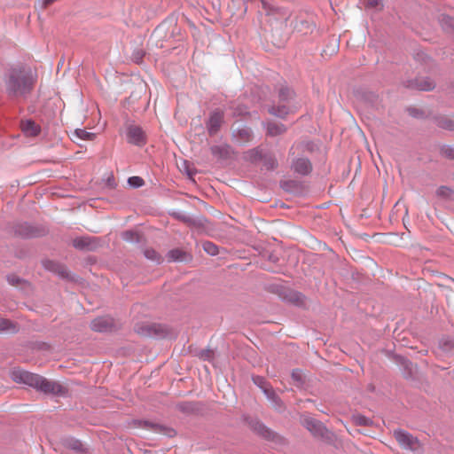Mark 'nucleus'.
Wrapping results in <instances>:
<instances>
[{"mask_svg":"<svg viewBox=\"0 0 454 454\" xmlns=\"http://www.w3.org/2000/svg\"><path fill=\"white\" fill-rule=\"evenodd\" d=\"M37 75L31 67L25 65L10 67L4 75V90L10 100H26L33 92Z\"/></svg>","mask_w":454,"mask_h":454,"instance_id":"1","label":"nucleus"},{"mask_svg":"<svg viewBox=\"0 0 454 454\" xmlns=\"http://www.w3.org/2000/svg\"><path fill=\"white\" fill-rule=\"evenodd\" d=\"M11 379L16 383L27 385L45 395L65 396L68 392L67 388L59 382L20 369H13L11 372Z\"/></svg>","mask_w":454,"mask_h":454,"instance_id":"2","label":"nucleus"},{"mask_svg":"<svg viewBox=\"0 0 454 454\" xmlns=\"http://www.w3.org/2000/svg\"><path fill=\"white\" fill-rule=\"evenodd\" d=\"M244 422L249 427L251 431L265 441L272 442L277 444H284L285 438L277 432L271 430L257 418L248 415L243 416Z\"/></svg>","mask_w":454,"mask_h":454,"instance_id":"3","label":"nucleus"},{"mask_svg":"<svg viewBox=\"0 0 454 454\" xmlns=\"http://www.w3.org/2000/svg\"><path fill=\"white\" fill-rule=\"evenodd\" d=\"M267 290L277 294L282 301L299 308L306 307L307 297L301 292L280 284H271Z\"/></svg>","mask_w":454,"mask_h":454,"instance_id":"4","label":"nucleus"},{"mask_svg":"<svg viewBox=\"0 0 454 454\" xmlns=\"http://www.w3.org/2000/svg\"><path fill=\"white\" fill-rule=\"evenodd\" d=\"M11 232L15 237L21 239H35L46 236L49 231L43 225L22 222L13 223L11 227Z\"/></svg>","mask_w":454,"mask_h":454,"instance_id":"5","label":"nucleus"},{"mask_svg":"<svg viewBox=\"0 0 454 454\" xmlns=\"http://www.w3.org/2000/svg\"><path fill=\"white\" fill-rule=\"evenodd\" d=\"M301 424L314 437L327 443H333L334 442L335 434L320 420L312 417H306L302 419Z\"/></svg>","mask_w":454,"mask_h":454,"instance_id":"6","label":"nucleus"},{"mask_svg":"<svg viewBox=\"0 0 454 454\" xmlns=\"http://www.w3.org/2000/svg\"><path fill=\"white\" fill-rule=\"evenodd\" d=\"M252 380L254 385L262 390L263 394L266 395L277 411L282 412L286 410L284 402L264 377L259 375L253 376Z\"/></svg>","mask_w":454,"mask_h":454,"instance_id":"7","label":"nucleus"},{"mask_svg":"<svg viewBox=\"0 0 454 454\" xmlns=\"http://www.w3.org/2000/svg\"><path fill=\"white\" fill-rule=\"evenodd\" d=\"M90 327L93 332L112 333L121 329V324L109 315L97 317L91 320Z\"/></svg>","mask_w":454,"mask_h":454,"instance_id":"8","label":"nucleus"},{"mask_svg":"<svg viewBox=\"0 0 454 454\" xmlns=\"http://www.w3.org/2000/svg\"><path fill=\"white\" fill-rule=\"evenodd\" d=\"M135 331L145 337L166 338L170 334V329L167 325L155 323L137 325Z\"/></svg>","mask_w":454,"mask_h":454,"instance_id":"9","label":"nucleus"},{"mask_svg":"<svg viewBox=\"0 0 454 454\" xmlns=\"http://www.w3.org/2000/svg\"><path fill=\"white\" fill-rule=\"evenodd\" d=\"M394 437L399 445L405 450L412 452H418L421 449V444L419 439L404 430H395Z\"/></svg>","mask_w":454,"mask_h":454,"instance_id":"10","label":"nucleus"},{"mask_svg":"<svg viewBox=\"0 0 454 454\" xmlns=\"http://www.w3.org/2000/svg\"><path fill=\"white\" fill-rule=\"evenodd\" d=\"M176 409L187 416H203L207 411V404L201 401H182L176 404Z\"/></svg>","mask_w":454,"mask_h":454,"instance_id":"11","label":"nucleus"},{"mask_svg":"<svg viewBox=\"0 0 454 454\" xmlns=\"http://www.w3.org/2000/svg\"><path fill=\"white\" fill-rule=\"evenodd\" d=\"M72 245L80 251L94 252L101 247V239L92 236H81L74 239Z\"/></svg>","mask_w":454,"mask_h":454,"instance_id":"12","label":"nucleus"},{"mask_svg":"<svg viewBox=\"0 0 454 454\" xmlns=\"http://www.w3.org/2000/svg\"><path fill=\"white\" fill-rule=\"evenodd\" d=\"M134 425L139 427L153 430V432L164 434L168 438H173L176 435V431L174 428L150 420L137 419L134 420Z\"/></svg>","mask_w":454,"mask_h":454,"instance_id":"13","label":"nucleus"},{"mask_svg":"<svg viewBox=\"0 0 454 454\" xmlns=\"http://www.w3.org/2000/svg\"><path fill=\"white\" fill-rule=\"evenodd\" d=\"M403 87L409 90H417L420 91H432L436 84L429 77H415L403 82Z\"/></svg>","mask_w":454,"mask_h":454,"instance_id":"14","label":"nucleus"},{"mask_svg":"<svg viewBox=\"0 0 454 454\" xmlns=\"http://www.w3.org/2000/svg\"><path fill=\"white\" fill-rule=\"evenodd\" d=\"M392 359L401 367L402 374L405 380L415 379L417 364H414L410 359L399 354H394Z\"/></svg>","mask_w":454,"mask_h":454,"instance_id":"15","label":"nucleus"},{"mask_svg":"<svg viewBox=\"0 0 454 454\" xmlns=\"http://www.w3.org/2000/svg\"><path fill=\"white\" fill-rule=\"evenodd\" d=\"M224 122V113L223 110L216 108L209 114L208 120L206 121V127L210 137L215 136L221 129Z\"/></svg>","mask_w":454,"mask_h":454,"instance_id":"16","label":"nucleus"},{"mask_svg":"<svg viewBox=\"0 0 454 454\" xmlns=\"http://www.w3.org/2000/svg\"><path fill=\"white\" fill-rule=\"evenodd\" d=\"M127 140L129 144L142 147L147 143V137L140 126L127 124Z\"/></svg>","mask_w":454,"mask_h":454,"instance_id":"17","label":"nucleus"},{"mask_svg":"<svg viewBox=\"0 0 454 454\" xmlns=\"http://www.w3.org/2000/svg\"><path fill=\"white\" fill-rule=\"evenodd\" d=\"M20 127L23 134L28 137H38L42 131L41 126L32 119L21 120Z\"/></svg>","mask_w":454,"mask_h":454,"instance_id":"18","label":"nucleus"},{"mask_svg":"<svg viewBox=\"0 0 454 454\" xmlns=\"http://www.w3.org/2000/svg\"><path fill=\"white\" fill-rule=\"evenodd\" d=\"M293 170L301 176H308L312 172L313 166L308 158H297L292 162Z\"/></svg>","mask_w":454,"mask_h":454,"instance_id":"19","label":"nucleus"},{"mask_svg":"<svg viewBox=\"0 0 454 454\" xmlns=\"http://www.w3.org/2000/svg\"><path fill=\"white\" fill-rule=\"evenodd\" d=\"M231 137H232V139L236 143H238L239 145H244V144L249 143L253 140L254 133L250 128L244 127L242 129L234 130L232 132Z\"/></svg>","mask_w":454,"mask_h":454,"instance_id":"20","label":"nucleus"},{"mask_svg":"<svg viewBox=\"0 0 454 454\" xmlns=\"http://www.w3.org/2000/svg\"><path fill=\"white\" fill-rule=\"evenodd\" d=\"M43 265L47 270L58 274L62 278H68L67 267L58 262L52 260H44L43 261Z\"/></svg>","mask_w":454,"mask_h":454,"instance_id":"21","label":"nucleus"},{"mask_svg":"<svg viewBox=\"0 0 454 454\" xmlns=\"http://www.w3.org/2000/svg\"><path fill=\"white\" fill-rule=\"evenodd\" d=\"M168 262H189L192 256L188 252L181 248H174L168 252L167 255Z\"/></svg>","mask_w":454,"mask_h":454,"instance_id":"22","label":"nucleus"},{"mask_svg":"<svg viewBox=\"0 0 454 454\" xmlns=\"http://www.w3.org/2000/svg\"><path fill=\"white\" fill-rule=\"evenodd\" d=\"M210 152L218 160H226L231 158V146L229 145H213Z\"/></svg>","mask_w":454,"mask_h":454,"instance_id":"23","label":"nucleus"},{"mask_svg":"<svg viewBox=\"0 0 454 454\" xmlns=\"http://www.w3.org/2000/svg\"><path fill=\"white\" fill-rule=\"evenodd\" d=\"M438 20L442 28L446 33L454 34V17L447 14H441Z\"/></svg>","mask_w":454,"mask_h":454,"instance_id":"24","label":"nucleus"},{"mask_svg":"<svg viewBox=\"0 0 454 454\" xmlns=\"http://www.w3.org/2000/svg\"><path fill=\"white\" fill-rule=\"evenodd\" d=\"M64 445L66 448L74 450L79 453H86L87 450L83 447L82 442L74 437L65 439Z\"/></svg>","mask_w":454,"mask_h":454,"instance_id":"25","label":"nucleus"},{"mask_svg":"<svg viewBox=\"0 0 454 454\" xmlns=\"http://www.w3.org/2000/svg\"><path fill=\"white\" fill-rule=\"evenodd\" d=\"M435 124L443 129L454 131V120L446 115H438L434 118Z\"/></svg>","mask_w":454,"mask_h":454,"instance_id":"26","label":"nucleus"},{"mask_svg":"<svg viewBox=\"0 0 454 454\" xmlns=\"http://www.w3.org/2000/svg\"><path fill=\"white\" fill-rule=\"evenodd\" d=\"M286 131V127L282 123L269 122L267 124V135L276 137L284 134Z\"/></svg>","mask_w":454,"mask_h":454,"instance_id":"27","label":"nucleus"},{"mask_svg":"<svg viewBox=\"0 0 454 454\" xmlns=\"http://www.w3.org/2000/svg\"><path fill=\"white\" fill-rule=\"evenodd\" d=\"M295 27L303 34H309L314 30L316 25L312 20L301 19L296 21Z\"/></svg>","mask_w":454,"mask_h":454,"instance_id":"28","label":"nucleus"},{"mask_svg":"<svg viewBox=\"0 0 454 454\" xmlns=\"http://www.w3.org/2000/svg\"><path fill=\"white\" fill-rule=\"evenodd\" d=\"M269 114L281 119H285L289 114V108L286 105L271 106L268 109Z\"/></svg>","mask_w":454,"mask_h":454,"instance_id":"29","label":"nucleus"},{"mask_svg":"<svg viewBox=\"0 0 454 454\" xmlns=\"http://www.w3.org/2000/svg\"><path fill=\"white\" fill-rule=\"evenodd\" d=\"M19 331V325L17 323L12 322L10 319L0 318V333L10 332L15 333Z\"/></svg>","mask_w":454,"mask_h":454,"instance_id":"30","label":"nucleus"},{"mask_svg":"<svg viewBox=\"0 0 454 454\" xmlns=\"http://www.w3.org/2000/svg\"><path fill=\"white\" fill-rule=\"evenodd\" d=\"M354 425L358 427H372L373 425V421L362 414H354L351 418Z\"/></svg>","mask_w":454,"mask_h":454,"instance_id":"31","label":"nucleus"},{"mask_svg":"<svg viewBox=\"0 0 454 454\" xmlns=\"http://www.w3.org/2000/svg\"><path fill=\"white\" fill-rule=\"evenodd\" d=\"M261 161L267 170H274L278 167V160L271 154H264Z\"/></svg>","mask_w":454,"mask_h":454,"instance_id":"32","label":"nucleus"},{"mask_svg":"<svg viewBox=\"0 0 454 454\" xmlns=\"http://www.w3.org/2000/svg\"><path fill=\"white\" fill-rule=\"evenodd\" d=\"M144 255L146 259L155 262L158 264L161 263L163 261L161 255L153 248H145L144 250Z\"/></svg>","mask_w":454,"mask_h":454,"instance_id":"33","label":"nucleus"},{"mask_svg":"<svg viewBox=\"0 0 454 454\" xmlns=\"http://www.w3.org/2000/svg\"><path fill=\"white\" fill-rule=\"evenodd\" d=\"M121 236L124 240L129 242L135 241L137 243H140L142 240V236L138 232L132 230L123 231Z\"/></svg>","mask_w":454,"mask_h":454,"instance_id":"34","label":"nucleus"},{"mask_svg":"<svg viewBox=\"0 0 454 454\" xmlns=\"http://www.w3.org/2000/svg\"><path fill=\"white\" fill-rule=\"evenodd\" d=\"M206 223H207V220L205 217L192 218L189 216V219L184 220V223L189 227L204 228Z\"/></svg>","mask_w":454,"mask_h":454,"instance_id":"35","label":"nucleus"},{"mask_svg":"<svg viewBox=\"0 0 454 454\" xmlns=\"http://www.w3.org/2000/svg\"><path fill=\"white\" fill-rule=\"evenodd\" d=\"M294 92L289 87H282L278 91L279 100L282 102H288L294 98Z\"/></svg>","mask_w":454,"mask_h":454,"instance_id":"36","label":"nucleus"},{"mask_svg":"<svg viewBox=\"0 0 454 454\" xmlns=\"http://www.w3.org/2000/svg\"><path fill=\"white\" fill-rule=\"evenodd\" d=\"M196 356L203 361L211 362L215 358V352L210 348L200 349L197 352Z\"/></svg>","mask_w":454,"mask_h":454,"instance_id":"37","label":"nucleus"},{"mask_svg":"<svg viewBox=\"0 0 454 454\" xmlns=\"http://www.w3.org/2000/svg\"><path fill=\"white\" fill-rule=\"evenodd\" d=\"M202 247L203 250L209 255H216L219 253L218 247L212 241H204Z\"/></svg>","mask_w":454,"mask_h":454,"instance_id":"38","label":"nucleus"},{"mask_svg":"<svg viewBox=\"0 0 454 454\" xmlns=\"http://www.w3.org/2000/svg\"><path fill=\"white\" fill-rule=\"evenodd\" d=\"M264 153H262V150L258 148L251 149L247 152V156L251 162L256 163L262 160Z\"/></svg>","mask_w":454,"mask_h":454,"instance_id":"39","label":"nucleus"},{"mask_svg":"<svg viewBox=\"0 0 454 454\" xmlns=\"http://www.w3.org/2000/svg\"><path fill=\"white\" fill-rule=\"evenodd\" d=\"M454 193V191L448 187V186H445V185H442L440 186L437 190H436V195L439 197V198H442V199H444V200H447V199H450V196Z\"/></svg>","mask_w":454,"mask_h":454,"instance_id":"40","label":"nucleus"},{"mask_svg":"<svg viewBox=\"0 0 454 454\" xmlns=\"http://www.w3.org/2000/svg\"><path fill=\"white\" fill-rule=\"evenodd\" d=\"M233 116L234 117H242V116H247L250 114L248 108L245 105H238L234 106L233 108Z\"/></svg>","mask_w":454,"mask_h":454,"instance_id":"41","label":"nucleus"},{"mask_svg":"<svg viewBox=\"0 0 454 454\" xmlns=\"http://www.w3.org/2000/svg\"><path fill=\"white\" fill-rule=\"evenodd\" d=\"M409 115H411L413 118L416 119H424L426 118V114L422 109L414 107V106H409L406 109Z\"/></svg>","mask_w":454,"mask_h":454,"instance_id":"42","label":"nucleus"},{"mask_svg":"<svg viewBox=\"0 0 454 454\" xmlns=\"http://www.w3.org/2000/svg\"><path fill=\"white\" fill-rule=\"evenodd\" d=\"M74 134L77 137L82 139V140H92L96 135L94 133H91V132H88L86 131L85 129H76L74 130Z\"/></svg>","mask_w":454,"mask_h":454,"instance_id":"43","label":"nucleus"},{"mask_svg":"<svg viewBox=\"0 0 454 454\" xmlns=\"http://www.w3.org/2000/svg\"><path fill=\"white\" fill-rule=\"evenodd\" d=\"M291 377L293 380L296 382V386L300 387L303 385L304 380L300 369H294L292 371Z\"/></svg>","mask_w":454,"mask_h":454,"instance_id":"44","label":"nucleus"},{"mask_svg":"<svg viewBox=\"0 0 454 454\" xmlns=\"http://www.w3.org/2000/svg\"><path fill=\"white\" fill-rule=\"evenodd\" d=\"M128 184L133 188H140L145 184V181L140 176H130L128 179Z\"/></svg>","mask_w":454,"mask_h":454,"instance_id":"45","label":"nucleus"},{"mask_svg":"<svg viewBox=\"0 0 454 454\" xmlns=\"http://www.w3.org/2000/svg\"><path fill=\"white\" fill-rule=\"evenodd\" d=\"M145 55V51L143 49H136L131 56L133 62L136 64H141Z\"/></svg>","mask_w":454,"mask_h":454,"instance_id":"46","label":"nucleus"},{"mask_svg":"<svg viewBox=\"0 0 454 454\" xmlns=\"http://www.w3.org/2000/svg\"><path fill=\"white\" fill-rule=\"evenodd\" d=\"M441 153L447 159L454 160V147L444 145L441 148Z\"/></svg>","mask_w":454,"mask_h":454,"instance_id":"47","label":"nucleus"},{"mask_svg":"<svg viewBox=\"0 0 454 454\" xmlns=\"http://www.w3.org/2000/svg\"><path fill=\"white\" fill-rule=\"evenodd\" d=\"M281 187L286 191L290 192L293 189L297 187V182L294 180H287L281 183Z\"/></svg>","mask_w":454,"mask_h":454,"instance_id":"48","label":"nucleus"},{"mask_svg":"<svg viewBox=\"0 0 454 454\" xmlns=\"http://www.w3.org/2000/svg\"><path fill=\"white\" fill-rule=\"evenodd\" d=\"M417 61L428 64L431 61V58L423 51L417 52L415 55Z\"/></svg>","mask_w":454,"mask_h":454,"instance_id":"49","label":"nucleus"},{"mask_svg":"<svg viewBox=\"0 0 454 454\" xmlns=\"http://www.w3.org/2000/svg\"><path fill=\"white\" fill-rule=\"evenodd\" d=\"M7 280L12 286H19L23 281L20 277L16 275H9L7 277Z\"/></svg>","mask_w":454,"mask_h":454,"instance_id":"50","label":"nucleus"},{"mask_svg":"<svg viewBox=\"0 0 454 454\" xmlns=\"http://www.w3.org/2000/svg\"><path fill=\"white\" fill-rule=\"evenodd\" d=\"M364 98L371 103H375L378 99V96L374 92H366L364 94Z\"/></svg>","mask_w":454,"mask_h":454,"instance_id":"51","label":"nucleus"},{"mask_svg":"<svg viewBox=\"0 0 454 454\" xmlns=\"http://www.w3.org/2000/svg\"><path fill=\"white\" fill-rule=\"evenodd\" d=\"M116 185L117 184L113 175L106 179V186L110 189H114Z\"/></svg>","mask_w":454,"mask_h":454,"instance_id":"52","label":"nucleus"},{"mask_svg":"<svg viewBox=\"0 0 454 454\" xmlns=\"http://www.w3.org/2000/svg\"><path fill=\"white\" fill-rule=\"evenodd\" d=\"M304 149L309 153H313L315 150V144L312 141H308L303 145Z\"/></svg>","mask_w":454,"mask_h":454,"instance_id":"53","label":"nucleus"},{"mask_svg":"<svg viewBox=\"0 0 454 454\" xmlns=\"http://www.w3.org/2000/svg\"><path fill=\"white\" fill-rule=\"evenodd\" d=\"M172 215H173L174 218L181 221L184 223V220L185 219H189L188 215H183L181 213H173Z\"/></svg>","mask_w":454,"mask_h":454,"instance_id":"54","label":"nucleus"},{"mask_svg":"<svg viewBox=\"0 0 454 454\" xmlns=\"http://www.w3.org/2000/svg\"><path fill=\"white\" fill-rule=\"evenodd\" d=\"M197 173V170L194 168H186V174L190 178H192L193 176Z\"/></svg>","mask_w":454,"mask_h":454,"instance_id":"55","label":"nucleus"},{"mask_svg":"<svg viewBox=\"0 0 454 454\" xmlns=\"http://www.w3.org/2000/svg\"><path fill=\"white\" fill-rule=\"evenodd\" d=\"M379 1L380 0H369L367 4L370 7H376L379 4Z\"/></svg>","mask_w":454,"mask_h":454,"instance_id":"56","label":"nucleus"},{"mask_svg":"<svg viewBox=\"0 0 454 454\" xmlns=\"http://www.w3.org/2000/svg\"><path fill=\"white\" fill-rule=\"evenodd\" d=\"M173 34L176 33V34H179L180 33V28L176 27L172 32Z\"/></svg>","mask_w":454,"mask_h":454,"instance_id":"57","label":"nucleus"},{"mask_svg":"<svg viewBox=\"0 0 454 454\" xmlns=\"http://www.w3.org/2000/svg\"><path fill=\"white\" fill-rule=\"evenodd\" d=\"M293 149H294V147H291V148H290V151H289V153H293Z\"/></svg>","mask_w":454,"mask_h":454,"instance_id":"58","label":"nucleus"},{"mask_svg":"<svg viewBox=\"0 0 454 454\" xmlns=\"http://www.w3.org/2000/svg\"><path fill=\"white\" fill-rule=\"evenodd\" d=\"M451 88H452V89H453V90H454V82L451 84Z\"/></svg>","mask_w":454,"mask_h":454,"instance_id":"59","label":"nucleus"},{"mask_svg":"<svg viewBox=\"0 0 454 454\" xmlns=\"http://www.w3.org/2000/svg\"><path fill=\"white\" fill-rule=\"evenodd\" d=\"M453 180H454V175H453Z\"/></svg>","mask_w":454,"mask_h":454,"instance_id":"60","label":"nucleus"}]
</instances>
